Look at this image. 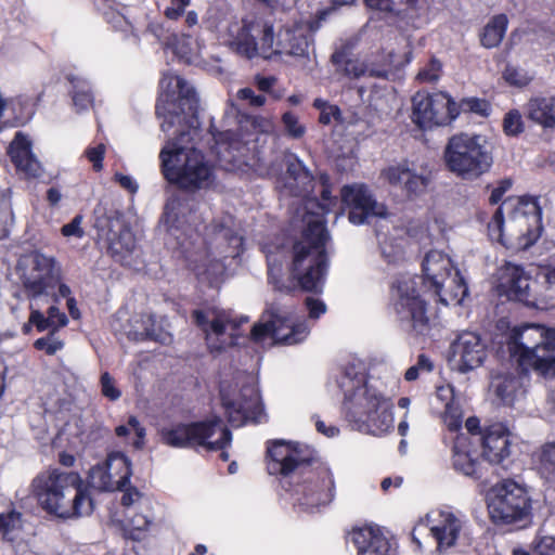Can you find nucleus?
Returning <instances> with one entry per match:
<instances>
[{
    "label": "nucleus",
    "mask_w": 555,
    "mask_h": 555,
    "mask_svg": "<svg viewBox=\"0 0 555 555\" xmlns=\"http://www.w3.org/2000/svg\"><path fill=\"white\" fill-rule=\"evenodd\" d=\"M156 112L168 140L160 151L166 179L188 191L209 189L215 168L198 149L202 130L194 87L175 73L164 74Z\"/></svg>",
    "instance_id": "f257e3e1"
},
{
    "label": "nucleus",
    "mask_w": 555,
    "mask_h": 555,
    "mask_svg": "<svg viewBox=\"0 0 555 555\" xmlns=\"http://www.w3.org/2000/svg\"><path fill=\"white\" fill-rule=\"evenodd\" d=\"M423 278L402 274L392 285L393 309L402 328L415 336H434L438 332V317L428 311L424 288L433 291L446 306L461 305L468 287L454 269L451 258L433 249L423 260Z\"/></svg>",
    "instance_id": "f03ea898"
},
{
    "label": "nucleus",
    "mask_w": 555,
    "mask_h": 555,
    "mask_svg": "<svg viewBox=\"0 0 555 555\" xmlns=\"http://www.w3.org/2000/svg\"><path fill=\"white\" fill-rule=\"evenodd\" d=\"M182 204L172 199L167 203L163 221L173 245L184 258L188 267L202 282L218 285L225 271V261L236 258L243 251V237L231 227L232 218L214 222L205 228L202 237L197 230L188 223Z\"/></svg>",
    "instance_id": "7ed1b4c3"
},
{
    "label": "nucleus",
    "mask_w": 555,
    "mask_h": 555,
    "mask_svg": "<svg viewBox=\"0 0 555 555\" xmlns=\"http://www.w3.org/2000/svg\"><path fill=\"white\" fill-rule=\"evenodd\" d=\"M270 474H280L283 487H289L298 506L314 512L320 506L332 502L334 498V479L332 473L324 468L319 474L309 469L313 450L299 443L291 444L275 441L268 448Z\"/></svg>",
    "instance_id": "20e7f679"
},
{
    "label": "nucleus",
    "mask_w": 555,
    "mask_h": 555,
    "mask_svg": "<svg viewBox=\"0 0 555 555\" xmlns=\"http://www.w3.org/2000/svg\"><path fill=\"white\" fill-rule=\"evenodd\" d=\"M339 385L345 390L346 420L353 429L375 437L393 430L392 399L378 388L376 380L366 376L363 363L347 364Z\"/></svg>",
    "instance_id": "39448f33"
},
{
    "label": "nucleus",
    "mask_w": 555,
    "mask_h": 555,
    "mask_svg": "<svg viewBox=\"0 0 555 555\" xmlns=\"http://www.w3.org/2000/svg\"><path fill=\"white\" fill-rule=\"evenodd\" d=\"M31 492L44 511L60 518L86 516L93 509L92 500L82 489V479L75 472H42L33 480Z\"/></svg>",
    "instance_id": "423d86ee"
},
{
    "label": "nucleus",
    "mask_w": 555,
    "mask_h": 555,
    "mask_svg": "<svg viewBox=\"0 0 555 555\" xmlns=\"http://www.w3.org/2000/svg\"><path fill=\"white\" fill-rule=\"evenodd\" d=\"M540 211L534 202L509 197L494 212L488 224L491 240L503 245L517 242L519 248L530 247L540 235Z\"/></svg>",
    "instance_id": "0eeeda50"
},
{
    "label": "nucleus",
    "mask_w": 555,
    "mask_h": 555,
    "mask_svg": "<svg viewBox=\"0 0 555 555\" xmlns=\"http://www.w3.org/2000/svg\"><path fill=\"white\" fill-rule=\"evenodd\" d=\"M508 350L522 371H532L544 378L555 377V328L527 324L514 328Z\"/></svg>",
    "instance_id": "6e6552de"
},
{
    "label": "nucleus",
    "mask_w": 555,
    "mask_h": 555,
    "mask_svg": "<svg viewBox=\"0 0 555 555\" xmlns=\"http://www.w3.org/2000/svg\"><path fill=\"white\" fill-rule=\"evenodd\" d=\"M328 238V232L320 220L309 221L302 238L294 245L292 274L305 291L320 292L324 285Z\"/></svg>",
    "instance_id": "1a4fd4ad"
},
{
    "label": "nucleus",
    "mask_w": 555,
    "mask_h": 555,
    "mask_svg": "<svg viewBox=\"0 0 555 555\" xmlns=\"http://www.w3.org/2000/svg\"><path fill=\"white\" fill-rule=\"evenodd\" d=\"M447 168L457 177L474 180L488 172L493 164L487 139L480 134L452 135L443 151Z\"/></svg>",
    "instance_id": "9d476101"
},
{
    "label": "nucleus",
    "mask_w": 555,
    "mask_h": 555,
    "mask_svg": "<svg viewBox=\"0 0 555 555\" xmlns=\"http://www.w3.org/2000/svg\"><path fill=\"white\" fill-rule=\"evenodd\" d=\"M163 439L168 446L191 448L204 451H221V459L229 460L225 449L231 444L232 434L219 416L178 424L163 431Z\"/></svg>",
    "instance_id": "9b49d317"
},
{
    "label": "nucleus",
    "mask_w": 555,
    "mask_h": 555,
    "mask_svg": "<svg viewBox=\"0 0 555 555\" xmlns=\"http://www.w3.org/2000/svg\"><path fill=\"white\" fill-rule=\"evenodd\" d=\"M220 397L232 426L240 427L248 422L262 423L266 420L254 376L240 374L232 384L223 382L220 387Z\"/></svg>",
    "instance_id": "f8f14e48"
},
{
    "label": "nucleus",
    "mask_w": 555,
    "mask_h": 555,
    "mask_svg": "<svg viewBox=\"0 0 555 555\" xmlns=\"http://www.w3.org/2000/svg\"><path fill=\"white\" fill-rule=\"evenodd\" d=\"M310 330L306 320H298L281 306L272 304L253 326L250 337L259 344L271 339L274 344L293 346L305 341Z\"/></svg>",
    "instance_id": "ddd939ff"
},
{
    "label": "nucleus",
    "mask_w": 555,
    "mask_h": 555,
    "mask_svg": "<svg viewBox=\"0 0 555 555\" xmlns=\"http://www.w3.org/2000/svg\"><path fill=\"white\" fill-rule=\"evenodd\" d=\"M220 39L241 56L251 60L260 55L266 59L267 51L272 48L271 23L255 18L230 21L220 31Z\"/></svg>",
    "instance_id": "4468645a"
},
{
    "label": "nucleus",
    "mask_w": 555,
    "mask_h": 555,
    "mask_svg": "<svg viewBox=\"0 0 555 555\" xmlns=\"http://www.w3.org/2000/svg\"><path fill=\"white\" fill-rule=\"evenodd\" d=\"M321 21L311 18H294L283 24L275 34L271 24L272 48L267 51L266 60L289 56L297 60L309 57L313 48V35L320 28Z\"/></svg>",
    "instance_id": "2eb2a0df"
},
{
    "label": "nucleus",
    "mask_w": 555,
    "mask_h": 555,
    "mask_svg": "<svg viewBox=\"0 0 555 555\" xmlns=\"http://www.w3.org/2000/svg\"><path fill=\"white\" fill-rule=\"evenodd\" d=\"M193 318L204 332L208 347L216 351L236 345L242 335L241 325L248 322L247 317L218 308L194 310Z\"/></svg>",
    "instance_id": "dca6fc26"
},
{
    "label": "nucleus",
    "mask_w": 555,
    "mask_h": 555,
    "mask_svg": "<svg viewBox=\"0 0 555 555\" xmlns=\"http://www.w3.org/2000/svg\"><path fill=\"white\" fill-rule=\"evenodd\" d=\"M487 506L493 522L512 524L529 515L530 501L521 486L507 479L489 489Z\"/></svg>",
    "instance_id": "f3484780"
},
{
    "label": "nucleus",
    "mask_w": 555,
    "mask_h": 555,
    "mask_svg": "<svg viewBox=\"0 0 555 555\" xmlns=\"http://www.w3.org/2000/svg\"><path fill=\"white\" fill-rule=\"evenodd\" d=\"M21 279L26 291L33 298L41 295H52L62 279V269L52 256L33 251L23 256L18 261Z\"/></svg>",
    "instance_id": "a211bd4d"
},
{
    "label": "nucleus",
    "mask_w": 555,
    "mask_h": 555,
    "mask_svg": "<svg viewBox=\"0 0 555 555\" xmlns=\"http://www.w3.org/2000/svg\"><path fill=\"white\" fill-rule=\"evenodd\" d=\"M459 114L457 104L446 92H417L412 98V120L422 129L449 125Z\"/></svg>",
    "instance_id": "6ab92c4d"
},
{
    "label": "nucleus",
    "mask_w": 555,
    "mask_h": 555,
    "mask_svg": "<svg viewBox=\"0 0 555 555\" xmlns=\"http://www.w3.org/2000/svg\"><path fill=\"white\" fill-rule=\"evenodd\" d=\"M467 520L465 516L449 508L434 511L426 516V527L435 542L431 554H444L454 547L465 533Z\"/></svg>",
    "instance_id": "aec40b11"
},
{
    "label": "nucleus",
    "mask_w": 555,
    "mask_h": 555,
    "mask_svg": "<svg viewBox=\"0 0 555 555\" xmlns=\"http://www.w3.org/2000/svg\"><path fill=\"white\" fill-rule=\"evenodd\" d=\"M216 142V154L227 170H243L250 166L251 151L255 146L253 134L237 133L232 130L212 133Z\"/></svg>",
    "instance_id": "412c9836"
},
{
    "label": "nucleus",
    "mask_w": 555,
    "mask_h": 555,
    "mask_svg": "<svg viewBox=\"0 0 555 555\" xmlns=\"http://www.w3.org/2000/svg\"><path fill=\"white\" fill-rule=\"evenodd\" d=\"M340 196L349 210V221L356 225L367 222L371 217L386 216V207L373 197L364 184L345 185Z\"/></svg>",
    "instance_id": "4be33fe9"
},
{
    "label": "nucleus",
    "mask_w": 555,
    "mask_h": 555,
    "mask_svg": "<svg viewBox=\"0 0 555 555\" xmlns=\"http://www.w3.org/2000/svg\"><path fill=\"white\" fill-rule=\"evenodd\" d=\"M487 348L481 337L474 332H463L451 344L450 363L453 370L468 373L482 365Z\"/></svg>",
    "instance_id": "5701e85b"
},
{
    "label": "nucleus",
    "mask_w": 555,
    "mask_h": 555,
    "mask_svg": "<svg viewBox=\"0 0 555 555\" xmlns=\"http://www.w3.org/2000/svg\"><path fill=\"white\" fill-rule=\"evenodd\" d=\"M346 540L356 550V555H397L396 541L375 525L352 528Z\"/></svg>",
    "instance_id": "b1692460"
},
{
    "label": "nucleus",
    "mask_w": 555,
    "mask_h": 555,
    "mask_svg": "<svg viewBox=\"0 0 555 555\" xmlns=\"http://www.w3.org/2000/svg\"><path fill=\"white\" fill-rule=\"evenodd\" d=\"M498 289L508 299L532 307L533 280L521 267L512 263L505 264L500 270Z\"/></svg>",
    "instance_id": "393cba45"
},
{
    "label": "nucleus",
    "mask_w": 555,
    "mask_h": 555,
    "mask_svg": "<svg viewBox=\"0 0 555 555\" xmlns=\"http://www.w3.org/2000/svg\"><path fill=\"white\" fill-rule=\"evenodd\" d=\"M109 473V477L117 482L119 490L124 491L121 504L131 506L139 496L137 488H126L132 474L129 459L121 452H112L103 464Z\"/></svg>",
    "instance_id": "a878e982"
},
{
    "label": "nucleus",
    "mask_w": 555,
    "mask_h": 555,
    "mask_svg": "<svg viewBox=\"0 0 555 555\" xmlns=\"http://www.w3.org/2000/svg\"><path fill=\"white\" fill-rule=\"evenodd\" d=\"M434 409L438 410L443 424L450 431H457L462 426L463 411L455 399L453 386H437L433 399Z\"/></svg>",
    "instance_id": "bb28decb"
},
{
    "label": "nucleus",
    "mask_w": 555,
    "mask_h": 555,
    "mask_svg": "<svg viewBox=\"0 0 555 555\" xmlns=\"http://www.w3.org/2000/svg\"><path fill=\"white\" fill-rule=\"evenodd\" d=\"M318 193L320 194V198L308 197L305 201V215L302 217L304 222L309 228V221L320 220L323 227L324 224V216L332 211V209L337 205V197L332 195L331 185L328 183V178L326 176H321L318 182Z\"/></svg>",
    "instance_id": "cd10ccee"
},
{
    "label": "nucleus",
    "mask_w": 555,
    "mask_h": 555,
    "mask_svg": "<svg viewBox=\"0 0 555 555\" xmlns=\"http://www.w3.org/2000/svg\"><path fill=\"white\" fill-rule=\"evenodd\" d=\"M9 154L17 171L27 177L39 176L41 171L40 163L31 152L30 141L22 132L15 134L9 146Z\"/></svg>",
    "instance_id": "c85d7f7f"
},
{
    "label": "nucleus",
    "mask_w": 555,
    "mask_h": 555,
    "mask_svg": "<svg viewBox=\"0 0 555 555\" xmlns=\"http://www.w3.org/2000/svg\"><path fill=\"white\" fill-rule=\"evenodd\" d=\"M532 308H555V268H541L533 279Z\"/></svg>",
    "instance_id": "c756f323"
},
{
    "label": "nucleus",
    "mask_w": 555,
    "mask_h": 555,
    "mask_svg": "<svg viewBox=\"0 0 555 555\" xmlns=\"http://www.w3.org/2000/svg\"><path fill=\"white\" fill-rule=\"evenodd\" d=\"M472 444L470 438L459 434L453 444V467L465 476L474 477L478 472L477 450Z\"/></svg>",
    "instance_id": "7c9ffc66"
},
{
    "label": "nucleus",
    "mask_w": 555,
    "mask_h": 555,
    "mask_svg": "<svg viewBox=\"0 0 555 555\" xmlns=\"http://www.w3.org/2000/svg\"><path fill=\"white\" fill-rule=\"evenodd\" d=\"M478 444L482 448L483 457L492 464H500L509 455V436L502 428L488 430Z\"/></svg>",
    "instance_id": "2f4dec72"
},
{
    "label": "nucleus",
    "mask_w": 555,
    "mask_h": 555,
    "mask_svg": "<svg viewBox=\"0 0 555 555\" xmlns=\"http://www.w3.org/2000/svg\"><path fill=\"white\" fill-rule=\"evenodd\" d=\"M529 120L544 129L555 128V95L532 96L525 106Z\"/></svg>",
    "instance_id": "473e14b6"
},
{
    "label": "nucleus",
    "mask_w": 555,
    "mask_h": 555,
    "mask_svg": "<svg viewBox=\"0 0 555 555\" xmlns=\"http://www.w3.org/2000/svg\"><path fill=\"white\" fill-rule=\"evenodd\" d=\"M332 62L337 66V69L341 72L346 77L356 79L364 75L384 77L386 75L385 69L370 68L363 62L359 60H346L345 55L340 52H336L332 55Z\"/></svg>",
    "instance_id": "72a5a7b5"
},
{
    "label": "nucleus",
    "mask_w": 555,
    "mask_h": 555,
    "mask_svg": "<svg viewBox=\"0 0 555 555\" xmlns=\"http://www.w3.org/2000/svg\"><path fill=\"white\" fill-rule=\"evenodd\" d=\"M491 388L504 404H512L521 389V383L513 374H498L492 378Z\"/></svg>",
    "instance_id": "f704fd0d"
},
{
    "label": "nucleus",
    "mask_w": 555,
    "mask_h": 555,
    "mask_svg": "<svg viewBox=\"0 0 555 555\" xmlns=\"http://www.w3.org/2000/svg\"><path fill=\"white\" fill-rule=\"evenodd\" d=\"M169 48L184 63L193 65L199 63L201 44L190 36H173L169 42Z\"/></svg>",
    "instance_id": "c9c22d12"
},
{
    "label": "nucleus",
    "mask_w": 555,
    "mask_h": 555,
    "mask_svg": "<svg viewBox=\"0 0 555 555\" xmlns=\"http://www.w3.org/2000/svg\"><path fill=\"white\" fill-rule=\"evenodd\" d=\"M29 322L36 325L39 332L53 330L56 332L60 327L67 324V317L60 311L56 306H51L48 309V317H44L38 309H31Z\"/></svg>",
    "instance_id": "e433bc0d"
},
{
    "label": "nucleus",
    "mask_w": 555,
    "mask_h": 555,
    "mask_svg": "<svg viewBox=\"0 0 555 555\" xmlns=\"http://www.w3.org/2000/svg\"><path fill=\"white\" fill-rule=\"evenodd\" d=\"M508 20L505 14L494 16L483 28L481 43L486 48L498 47L507 29Z\"/></svg>",
    "instance_id": "4c0bfd02"
},
{
    "label": "nucleus",
    "mask_w": 555,
    "mask_h": 555,
    "mask_svg": "<svg viewBox=\"0 0 555 555\" xmlns=\"http://www.w3.org/2000/svg\"><path fill=\"white\" fill-rule=\"evenodd\" d=\"M393 17L405 23L414 22L427 9V0H392Z\"/></svg>",
    "instance_id": "58836bf2"
},
{
    "label": "nucleus",
    "mask_w": 555,
    "mask_h": 555,
    "mask_svg": "<svg viewBox=\"0 0 555 555\" xmlns=\"http://www.w3.org/2000/svg\"><path fill=\"white\" fill-rule=\"evenodd\" d=\"M287 175L296 182V193L298 195L308 192L306 185L312 181V177L301 160L291 157L287 163Z\"/></svg>",
    "instance_id": "ea45409f"
},
{
    "label": "nucleus",
    "mask_w": 555,
    "mask_h": 555,
    "mask_svg": "<svg viewBox=\"0 0 555 555\" xmlns=\"http://www.w3.org/2000/svg\"><path fill=\"white\" fill-rule=\"evenodd\" d=\"M22 530V514L11 509L0 513V534L8 541H14Z\"/></svg>",
    "instance_id": "a19ab883"
},
{
    "label": "nucleus",
    "mask_w": 555,
    "mask_h": 555,
    "mask_svg": "<svg viewBox=\"0 0 555 555\" xmlns=\"http://www.w3.org/2000/svg\"><path fill=\"white\" fill-rule=\"evenodd\" d=\"M412 169L406 163L390 165L385 168L380 176L391 186L404 189L406 181L411 177Z\"/></svg>",
    "instance_id": "79ce46f5"
},
{
    "label": "nucleus",
    "mask_w": 555,
    "mask_h": 555,
    "mask_svg": "<svg viewBox=\"0 0 555 555\" xmlns=\"http://www.w3.org/2000/svg\"><path fill=\"white\" fill-rule=\"evenodd\" d=\"M90 483L93 488L101 491H114L119 490V486L109 477L105 466L96 465L90 470Z\"/></svg>",
    "instance_id": "37998d69"
},
{
    "label": "nucleus",
    "mask_w": 555,
    "mask_h": 555,
    "mask_svg": "<svg viewBox=\"0 0 555 555\" xmlns=\"http://www.w3.org/2000/svg\"><path fill=\"white\" fill-rule=\"evenodd\" d=\"M313 106L320 111L319 121L321 124L330 125L332 121H335L340 125V120H343V112L337 105L318 98L314 100Z\"/></svg>",
    "instance_id": "c03bdc74"
},
{
    "label": "nucleus",
    "mask_w": 555,
    "mask_h": 555,
    "mask_svg": "<svg viewBox=\"0 0 555 555\" xmlns=\"http://www.w3.org/2000/svg\"><path fill=\"white\" fill-rule=\"evenodd\" d=\"M147 322L150 324L144 327L145 339L158 341L163 345L171 343V334L163 326L162 320H157L155 317H150Z\"/></svg>",
    "instance_id": "a18cd8bd"
},
{
    "label": "nucleus",
    "mask_w": 555,
    "mask_h": 555,
    "mask_svg": "<svg viewBox=\"0 0 555 555\" xmlns=\"http://www.w3.org/2000/svg\"><path fill=\"white\" fill-rule=\"evenodd\" d=\"M380 253L383 258L389 262L395 263L403 259L404 256V241L401 238L393 242L391 238L385 237L379 240Z\"/></svg>",
    "instance_id": "49530a36"
},
{
    "label": "nucleus",
    "mask_w": 555,
    "mask_h": 555,
    "mask_svg": "<svg viewBox=\"0 0 555 555\" xmlns=\"http://www.w3.org/2000/svg\"><path fill=\"white\" fill-rule=\"evenodd\" d=\"M135 8L124 7L122 10L113 15L111 23L117 30L134 33Z\"/></svg>",
    "instance_id": "de8ad7c7"
},
{
    "label": "nucleus",
    "mask_w": 555,
    "mask_h": 555,
    "mask_svg": "<svg viewBox=\"0 0 555 555\" xmlns=\"http://www.w3.org/2000/svg\"><path fill=\"white\" fill-rule=\"evenodd\" d=\"M503 78L508 85L522 88L529 85L533 77L520 67L507 65L503 72Z\"/></svg>",
    "instance_id": "09e8293b"
},
{
    "label": "nucleus",
    "mask_w": 555,
    "mask_h": 555,
    "mask_svg": "<svg viewBox=\"0 0 555 555\" xmlns=\"http://www.w3.org/2000/svg\"><path fill=\"white\" fill-rule=\"evenodd\" d=\"M442 74V64L439 60L433 57L424 67H422L416 79L425 83L438 81Z\"/></svg>",
    "instance_id": "8fccbe9b"
},
{
    "label": "nucleus",
    "mask_w": 555,
    "mask_h": 555,
    "mask_svg": "<svg viewBox=\"0 0 555 555\" xmlns=\"http://www.w3.org/2000/svg\"><path fill=\"white\" fill-rule=\"evenodd\" d=\"M429 179L428 176L423 173H417L412 169L411 177L405 183L403 191L409 195H420L424 193L427 189Z\"/></svg>",
    "instance_id": "3c124183"
},
{
    "label": "nucleus",
    "mask_w": 555,
    "mask_h": 555,
    "mask_svg": "<svg viewBox=\"0 0 555 555\" xmlns=\"http://www.w3.org/2000/svg\"><path fill=\"white\" fill-rule=\"evenodd\" d=\"M54 334L55 332L50 330V333L47 336L41 337L35 341V348L38 350H44L50 356L56 353L63 348L64 344L62 340L57 339Z\"/></svg>",
    "instance_id": "603ef678"
},
{
    "label": "nucleus",
    "mask_w": 555,
    "mask_h": 555,
    "mask_svg": "<svg viewBox=\"0 0 555 555\" xmlns=\"http://www.w3.org/2000/svg\"><path fill=\"white\" fill-rule=\"evenodd\" d=\"M282 121L289 137L299 139L305 134L306 127L299 122L298 117L292 112H286L282 117Z\"/></svg>",
    "instance_id": "864d4df0"
},
{
    "label": "nucleus",
    "mask_w": 555,
    "mask_h": 555,
    "mask_svg": "<svg viewBox=\"0 0 555 555\" xmlns=\"http://www.w3.org/2000/svg\"><path fill=\"white\" fill-rule=\"evenodd\" d=\"M12 221L13 214L11 210V203L9 198L0 192V237L8 234Z\"/></svg>",
    "instance_id": "5fc2aeb1"
},
{
    "label": "nucleus",
    "mask_w": 555,
    "mask_h": 555,
    "mask_svg": "<svg viewBox=\"0 0 555 555\" xmlns=\"http://www.w3.org/2000/svg\"><path fill=\"white\" fill-rule=\"evenodd\" d=\"M504 131L508 135H516L524 130L521 115L518 111H511L505 115L503 122Z\"/></svg>",
    "instance_id": "6e6d98bb"
},
{
    "label": "nucleus",
    "mask_w": 555,
    "mask_h": 555,
    "mask_svg": "<svg viewBox=\"0 0 555 555\" xmlns=\"http://www.w3.org/2000/svg\"><path fill=\"white\" fill-rule=\"evenodd\" d=\"M540 461L545 472L555 475V442H550L542 447Z\"/></svg>",
    "instance_id": "4d7b16f0"
},
{
    "label": "nucleus",
    "mask_w": 555,
    "mask_h": 555,
    "mask_svg": "<svg viewBox=\"0 0 555 555\" xmlns=\"http://www.w3.org/2000/svg\"><path fill=\"white\" fill-rule=\"evenodd\" d=\"M73 102L80 111L88 108L92 104V95L85 89V86H80V81L74 85Z\"/></svg>",
    "instance_id": "13d9d810"
},
{
    "label": "nucleus",
    "mask_w": 555,
    "mask_h": 555,
    "mask_svg": "<svg viewBox=\"0 0 555 555\" xmlns=\"http://www.w3.org/2000/svg\"><path fill=\"white\" fill-rule=\"evenodd\" d=\"M278 79L274 76H261L256 75L254 78V83L258 88V90L262 92L270 93L275 100H279L282 94L280 92H275L273 87L276 85Z\"/></svg>",
    "instance_id": "bf43d9fd"
},
{
    "label": "nucleus",
    "mask_w": 555,
    "mask_h": 555,
    "mask_svg": "<svg viewBox=\"0 0 555 555\" xmlns=\"http://www.w3.org/2000/svg\"><path fill=\"white\" fill-rule=\"evenodd\" d=\"M106 151V146L103 143L96 146L88 147L86 150V156L89 162L92 163V167L95 171H100L103 168V158Z\"/></svg>",
    "instance_id": "052dcab7"
},
{
    "label": "nucleus",
    "mask_w": 555,
    "mask_h": 555,
    "mask_svg": "<svg viewBox=\"0 0 555 555\" xmlns=\"http://www.w3.org/2000/svg\"><path fill=\"white\" fill-rule=\"evenodd\" d=\"M237 99L248 101L250 105L260 107L267 102L264 95L256 94L250 88H242L237 91Z\"/></svg>",
    "instance_id": "680f3d73"
},
{
    "label": "nucleus",
    "mask_w": 555,
    "mask_h": 555,
    "mask_svg": "<svg viewBox=\"0 0 555 555\" xmlns=\"http://www.w3.org/2000/svg\"><path fill=\"white\" fill-rule=\"evenodd\" d=\"M191 0H170L169 5L165 10V15L169 20H178L189 7Z\"/></svg>",
    "instance_id": "e2e57ef3"
},
{
    "label": "nucleus",
    "mask_w": 555,
    "mask_h": 555,
    "mask_svg": "<svg viewBox=\"0 0 555 555\" xmlns=\"http://www.w3.org/2000/svg\"><path fill=\"white\" fill-rule=\"evenodd\" d=\"M305 304L310 319L317 320L326 312V305L318 298L307 297Z\"/></svg>",
    "instance_id": "0e129e2a"
},
{
    "label": "nucleus",
    "mask_w": 555,
    "mask_h": 555,
    "mask_svg": "<svg viewBox=\"0 0 555 555\" xmlns=\"http://www.w3.org/2000/svg\"><path fill=\"white\" fill-rule=\"evenodd\" d=\"M480 422L477 417H468L465 422V428L467 430V434H465L467 437L470 438L472 444H478L482 436L479 431Z\"/></svg>",
    "instance_id": "69168bd1"
},
{
    "label": "nucleus",
    "mask_w": 555,
    "mask_h": 555,
    "mask_svg": "<svg viewBox=\"0 0 555 555\" xmlns=\"http://www.w3.org/2000/svg\"><path fill=\"white\" fill-rule=\"evenodd\" d=\"M534 552L537 555H555V538L542 537L535 543Z\"/></svg>",
    "instance_id": "338daca9"
},
{
    "label": "nucleus",
    "mask_w": 555,
    "mask_h": 555,
    "mask_svg": "<svg viewBox=\"0 0 555 555\" xmlns=\"http://www.w3.org/2000/svg\"><path fill=\"white\" fill-rule=\"evenodd\" d=\"M113 179L116 183L120 185V188L126 190L130 195L133 196L137 193L138 184L131 176H127L121 172H115Z\"/></svg>",
    "instance_id": "774afa93"
}]
</instances>
